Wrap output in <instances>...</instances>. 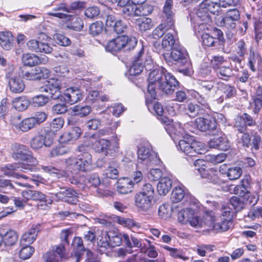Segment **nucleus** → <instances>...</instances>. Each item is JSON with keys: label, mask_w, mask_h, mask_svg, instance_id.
<instances>
[{"label": "nucleus", "mask_w": 262, "mask_h": 262, "mask_svg": "<svg viewBox=\"0 0 262 262\" xmlns=\"http://www.w3.org/2000/svg\"><path fill=\"white\" fill-rule=\"evenodd\" d=\"M47 118V115L45 113L37 112L33 116L23 119L18 124V128L23 132H28L43 122Z\"/></svg>", "instance_id": "nucleus-8"}, {"label": "nucleus", "mask_w": 262, "mask_h": 262, "mask_svg": "<svg viewBox=\"0 0 262 262\" xmlns=\"http://www.w3.org/2000/svg\"><path fill=\"white\" fill-rule=\"evenodd\" d=\"M230 202L231 205L236 212L240 211L244 208L245 205L243 201L236 196H232L230 200Z\"/></svg>", "instance_id": "nucleus-63"}, {"label": "nucleus", "mask_w": 262, "mask_h": 262, "mask_svg": "<svg viewBox=\"0 0 262 262\" xmlns=\"http://www.w3.org/2000/svg\"><path fill=\"white\" fill-rule=\"evenodd\" d=\"M53 135L50 133L38 134L35 135L30 141V145L34 150H37L46 147L51 146L53 143Z\"/></svg>", "instance_id": "nucleus-9"}, {"label": "nucleus", "mask_w": 262, "mask_h": 262, "mask_svg": "<svg viewBox=\"0 0 262 262\" xmlns=\"http://www.w3.org/2000/svg\"><path fill=\"white\" fill-rule=\"evenodd\" d=\"M103 30V24L102 21H97L92 23L89 27L90 34L92 36H97L101 34Z\"/></svg>", "instance_id": "nucleus-48"}, {"label": "nucleus", "mask_w": 262, "mask_h": 262, "mask_svg": "<svg viewBox=\"0 0 262 262\" xmlns=\"http://www.w3.org/2000/svg\"><path fill=\"white\" fill-rule=\"evenodd\" d=\"M194 215V211L191 208H185L179 212L178 219L180 223L185 224L189 223L191 217Z\"/></svg>", "instance_id": "nucleus-36"}, {"label": "nucleus", "mask_w": 262, "mask_h": 262, "mask_svg": "<svg viewBox=\"0 0 262 262\" xmlns=\"http://www.w3.org/2000/svg\"><path fill=\"white\" fill-rule=\"evenodd\" d=\"M48 101V96L43 95H36L32 98V103L35 106H44Z\"/></svg>", "instance_id": "nucleus-59"}, {"label": "nucleus", "mask_w": 262, "mask_h": 262, "mask_svg": "<svg viewBox=\"0 0 262 262\" xmlns=\"http://www.w3.org/2000/svg\"><path fill=\"white\" fill-rule=\"evenodd\" d=\"M92 147L98 152L106 151L110 146V141L104 139H96L95 135H93L89 138Z\"/></svg>", "instance_id": "nucleus-23"}, {"label": "nucleus", "mask_w": 262, "mask_h": 262, "mask_svg": "<svg viewBox=\"0 0 262 262\" xmlns=\"http://www.w3.org/2000/svg\"><path fill=\"white\" fill-rule=\"evenodd\" d=\"M215 72L219 78L225 80H227L232 75V70L229 67H220Z\"/></svg>", "instance_id": "nucleus-45"}, {"label": "nucleus", "mask_w": 262, "mask_h": 262, "mask_svg": "<svg viewBox=\"0 0 262 262\" xmlns=\"http://www.w3.org/2000/svg\"><path fill=\"white\" fill-rule=\"evenodd\" d=\"M80 152H83L78 158L71 157L66 160L68 168L73 173H77L79 171H85L88 170L89 166L92 163V157L88 152H85V146L81 145L78 147Z\"/></svg>", "instance_id": "nucleus-3"}, {"label": "nucleus", "mask_w": 262, "mask_h": 262, "mask_svg": "<svg viewBox=\"0 0 262 262\" xmlns=\"http://www.w3.org/2000/svg\"><path fill=\"white\" fill-rule=\"evenodd\" d=\"M115 165L114 162L109 163V165L104 171V174L106 177L112 179H116L118 178V171L116 167L114 166Z\"/></svg>", "instance_id": "nucleus-51"}, {"label": "nucleus", "mask_w": 262, "mask_h": 262, "mask_svg": "<svg viewBox=\"0 0 262 262\" xmlns=\"http://www.w3.org/2000/svg\"><path fill=\"white\" fill-rule=\"evenodd\" d=\"M133 186L132 182L128 179H124L123 182H118V191L120 193L127 194L132 191Z\"/></svg>", "instance_id": "nucleus-44"}, {"label": "nucleus", "mask_w": 262, "mask_h": 262, "mask_svg": "<svg viewBox=\"0 0 262 262\" xmlns=\"http://www.w3.org/2000/svg\"><path fill=\"white\" fill-rule=\"evenodd\" d=\"M203 45L208 47H215L218 44L216 38L208 33H204L202 36Z\"/></svg>", "instance_id": "nucleus-52"}, {"label": "nucleus", "mask_w": 262, "mask_h": 262, "mask_svg": "<svg viewBox=\"0 0 262 262\" xmlns=\"http://www.w3.org/2000/svg\"><path fill=\"white\" fill-rule=\"evenodd\" d=\"M200 92L208 94L214 87L213 83L209 81H199L198 82Z\"/></svg>", "instance_id": "nucleus-58"}, {"label": "nucleus", "mask_w": 262, "mask_h": 262, "mask_svg": "<svg viewBox=\"0 0 262 262\" xmlns=\"http://www.w3.org/2000/svg\"><path fill=\"white\" fill-rule=\"evenodd\" d=\"M172 187L171 180L167 177L161 179L157 185V191L160 195H165Z\"/></svg>", "instance_id": "nucleus-33"}, {"label": "nucleus", "mask_w": 262, "mask_h": 262, "mask_svg": "<svg viewBox=\"0 0 262 262\" xmlns=\"http://www.w3.org/2000/svg\"><path fill=\"white\" fill-rule=\"evenodd\" d=\"M185 192L184 189L180 186L176 187L171 194V200L173 203H178L184 198Z\"/></svg>", "instance_id": "nucleus-47"}, {"label": "nucleus", "mask_w": 262, "mask_h": 262, "mask_svg": "<svg viewBox=\"0 0 262 262\" xmlns=\"http://www.w3.org/2000/svg\"><path fill=\"white\" fill-rule=\"evenodd\" d=\"M155 98H152L146 97V104L149 111H151V108L155 112V113L159 116H161L162 118V115L164 112V110L161 104L159 102H156L154 104H152V100L155 99Z\"/></svg>", "instance_id": "nucleus-37"}, {"label": "nucleus", "mask_w": 262, "mask_h": 262, "mask_svg": "<svg viewBox=\"0 0 262 262\" xmlns=\"http://www.w3.org/2000/svg\"><path fill=\"white\" fill-rule=\"evenodd\" d=\"M183 108L187 115L193 118L204 114L199 104L192 102L183 105Z\"/></svg>", "instance_id": "nucleus-31"}, {"label": "nucleus", "mask_w": 262, "mask_h": 262, "mask_svg": "<svg viewBox=\"0 0 262 262\" xmlns=\"http://www.w3.org/2000/svg\"><path fill=\"white\" fill-rule=\"evenodd\" d=\"M163 59L168 64L172 63V61H176L180 65L185 66V68L179 70L180 72L185 75H190L191 71L188 54L186 49L181 45H176L171 49L170 55L168 53H163Z\"/></svg>", "instance_id": "nucleus-2"}, {"label": "nucleus", "mask_w": 262, "mask_h": 262, "mask_svg": "<svg viewBox=\"0 0 262 262\" xmlns=\"http://www.w3.org/2000/svg\"><path fill=\"white\" fill-rule=\"evenodd\" d=\"M176 45L179 44L176 42L172 32L167 33L162 39V46L163 48L171 49Z\"/></svg>", "instance_id": "nucleus-43"}, {"label": "nucleus", "mask_w": 262, "mask_h": 262, "mask_svg": "<svg viewBox=\"0 0 262 262\" xmlns=\"http://www.w3.org/2000/svg\"><path fill=\"white\" fill-rule=\"evenodd\" d=\"M71 110L72 112H73V113L77 114L80 117H85L88 115L91 112V107L88 105L84 106L75 105L71 108Z\"/></svg>", "instance_id": "nucleus-49"}, {"label": "nucleus", "mask_w": 262, "mask_h": 262, "mask_svg": "<svg viewBox=\"0 0 262 262\" xmlns=\"http://www.w3.org/2000/svg\"><path fill=\"white\" fill-rule=\"evenodd\" d=\"M240 18V14L237 9L229 10L222 19L221 24L228 30H233Z\"/></svg>", "instance_id": "nucleus-12"}, {"label": "nucleus", "mask_w": 262, "mask_h": 262, "mask_svg": "<svg viewBox=\"0 0 262 262\" xmlns=\"http://www.w3.org/2000/svg\"><path fill=\"white\" fill-rule=\"evenodd\" d=\"M195 124L197 128L202 132L214 130L216 128V123L214 119L197 118L195 120Z\"/></svg>", "instance_id": "nucleus-20"}, {"label": "nucleus", "mask_w": 262, "mask_h": 262, "mask_svg": "<svg viewBox=\"0 0 262 262\" xmlns=\"http://www.w3.org/2000/svg\"><path fill=\"white\" fill-rule=\"evenodd\" d=\"M164 248L169 251L170 255L174 258H182L184 260L188 259V257L183 255L182 250L165 246Z\"/></svg>", "instance_id": "nucleus-61"}, {"label": "nucleus", "mask_w": 262, "mask_h": 262, "mask_svg": "<svg viewBox=\"0 0 262 262\" xmlns=\"http://www.w3.org/2000/svg\"><path fill=\"white\" fill-rule=\"evenodd\" d=\"M17 163L9 164L1 167V170L4 174L8 177H17V174L15 172L17 170Z\"/></svg>", "instance_id": "nucleus-46"}, {"label": "nucleus", "mask_w": 262, "mask_h": 262, "mask_svg": "<svg viewBox=\"0 0 262 262\" xmlns=\"http://www.w3.org/2000/svg\"><path fill=\"white\" fill-rule=\"evenodd\" d=\"M39 231V225H33L26 232L23 234L20 239V243L23 245H29L36 239Z\"/></svg>", "instance_id": "nucleus-26"}, {"label": "nucleus", "mask_w": 262, "mask_h": 262, "mask_svg": "<svg viewBox=\"0 0 262 262\" xmlns=\"http://www.w3.org/2000/svg\"><path fill=\"white\" fill-rule=\"evenodd\" d=\"M50 75V71L45 68L36 67L29 71H23V77L28 80H37L47 78Z\"/></svg>", "instance_id": "nucleus-13"}, {"label": "nucleus", "mask_w": 262, "mask_h": 262, "mask_svg": "<svg viewBox=\"0 0 262 262\" xmlns=\"http://www.w3.org/2000/svg\"><path fill=\"white\" fill-rule=\"evenodd\" d=\"M21 60L25 65L29 67L38 65L39 62V56L32 53L23 54Z\"/></svg>", "instance_id": "nucleus-39"}, {"label": "nucleus", "mask_w": 262, "mask_h": 262, "mask_svg": "<svg viewBox=\"0 0 262 262\" xmlns=\"http://www.w3.org/2000/svg\"><path fill=\"white\" fill-rule=\"evenodd\" d=\"M211 7H214L213 3H209L207 0L203 1L200 5V8L196 11V18L203 23L210 22V16L209 11H211Z\"/></svg>", "instance_id": "nucleus-18"}, {"label": "nucleus", "mask_w": 262, "mask_h": 262, "mask_svg": "<svg viewBox=\"0 0 262 262\" xmlns=\"http://www.w3.org/2000/svg\"><path fill=\"white\" fill-rule=\"evenodd\" d=\"M65 251L63 243L53 247L52 250L47 252L43 258L45 262H59L64 256Z\"/></svg>", "instance_id": "nucleus-16"}, {"label": "nucleus", "mask_w": 262, "mask_h": 262, "mask_svg": "<svg viewBox=\"0 0 262 262\" xmlns=\"http://www.w3.org/2000/svg\"><path fill=\"white\" fill-rule=\"evenodd\" d=\"M242 173V170L239 167H233L228 169L227 173V177L230 180L238 179Z\"/></svg>", "instance_id": "nucleus-57"}, {"label": "nucleus", "mask_w": 262, "mask_h": 262, "mask_svg": "<svg viewBox=\"0 0 262 262\" xmlns=\"http://www.w3.org/2000/svg\"><path fill=\"white\" fill-rule=\"evenodd\" d=\"M158 213L161 218L166 219L171 215V207L168 204H163L159 207Z\"/></svg>", "instance_id": "nucleus-54"}, {"label": "nucleus", "mask_w": 262, "mask_h": 262, "mask_svg": "<svg viewBox=\"0 0 262 262\" xmlns=\"http://www.w3.org/2000/svg\"><path fill=\"white\" fill-rule=\"evenodd\" d=\"M8 88L13 93L17 94L23 92L25 88V85L21 78L18 76H14L9 78Z\"/></svg>", "instance_id": "nucleus-27"}, {"label": "nucleus", "mask_w": 262, "mask_h": 262, "mask_svg": "<svg viewBox=\"0 0 262 262\" xmlns=\"http://www.w3.org/2000/svg\"><path fill=\"white\" fill-rule=\"evenodd\" d=\"M138 158L139 162H145L147 165L157 164L160 161L157 154L149 148L142 146L138 151Z\"/></svg>", "instance_id": "nucleus-10"}, {"label": "nucleus", "mask_w": 262, "mask_h": 262, "mask_svg": "<svg viewBox=\"0 0 262 262\" xmlns=\"http://www.w3.org/2000/svg\"><path fill=\"white\" fill-rule=\"evenodd\" d=\"M173 26H168L166 21L162 20V23L159 25L153 31L152 35L155 39L161 37L164 33L172 29Z\"/></svg>", "instance_id": "nucleus-42"}, {"label": "nucleus", "mask_w": 262, "mask_h": 262, "mask_svg": "<svg viewBox=\"0 0 262 262\" xmlns=\"http://www.w3.org/2000/svg\"><path fill=\"white\" fill-rule=\"evenodd\" d=\"M19 252V257L21 259H27L29 258L34 252V248L29 245H25Z\"/></svg>", "instance_id": "nucleus-60"}, {"label": "nucleus", "mask_w": 262, "mask_h": 262, "mask_svg": "<svg viewBox=\"0 0 262 262\" xmlns=\"http://www.w3.org/2000/svg\"><path fill=\"white\" fill-rule=\"evenodd\" d=\"M60 86L57 81L52 80L48 81V84L39 88V91L42 93H47L48 98L50 97L53 100H57L62 97L60 91Z\"/></svg>", "instance_id": "nucleus-15"}, {"label": "nucleus", "mask_w": 262, "mask_h": 262, "mask_svg": "<svg viewBox=\"0 0 262 262\" xmlns=\"http://www.w3.org/2000/svg\"><path fill=\"white\" fill-rule=\"evenodd\" d=\"M41 168L42 170H43L47 172L55 173L57 174V176L58 178L69 177V175L67 172L62 170L58 169L51 165H41Z\"/></svg>", "instance_id": "nucleus-50"}, {"label": "nucleus", "mask_w": 262, "mask_h": 262, "mask_svg": "<svg viewBox=\"0 0 262 262\" xmlns=\"http://www.w3.org/2000/svg\"><path fill=\"white\" fill-rule=\"evenodd\" d=\"M234 125V127L241 133H245L247 130V127L241 116L236 117Z\"/></svg>", "instance_id": "nucleus-62"}, {"label": "nucleus", "mask_w": 262, "mask_h": 262, "mask_svg": "<svg viewBox=\"0 0 262 262\" xmlns=\"http://www.w3.org/2000/svg\"><path fill=\"white\" fill-rule=\"evenodd\" d=\"M4 244L8 246L14 245L18 240V235L13 230H9L3 235Z\"/></svg>", "instance_id": "nucleus-40"}, {"label": "nucleus", "mask_w": 262, "mask_h": 262, "mask_svg": "<svg viewBox=\"0 0 262 262\" xmlns=\"http://www.w3.org/2000/svg\"><path fill=\"white\" fill-rule=\"evenodd\" d=\"M51 38L46 33L40 32L38 34V40L31 39L27 43V46L30 51L35 52H39L45 54H50L52 52V48L47 41H49Z\"/></svg>", "instance_id": "nucleus-5"}, {"label": "nucleus", "mask_w": 262, "mask_h": 262, "mask_svg": "<svg viewBox=\"0 0 262 262\" xmlns=\"http://www.w3.org/2000/svg\"><path fill=\"white\" fill-rule=\"evenodd\" d=\"M30 104V101L26 96L17 97L12 100L13 107L18 111L26 110Z\"/></svg>", "instance_id": "nucleus-34"}, {"label": "nucleus", "mask_w": 262, "mask_h": 262, "mask_svg": "<svg viewBox=\"0 0 262 262\" xmlns=\"http://www.w3.org/2000/svg\"><path fill=\"white\" fill-rule=\"evenodd\" d=\"M147 91L152 98L156 97L157 86L163 94L170 95L179 86L176 78L162 67L154 69L149 73Z\"/></svg>", "instance_id": "nucleus-1"}, {"label": "nucleus", "mask_w": 262, "mask_h": 262, "mask_svg": "<svg viewBox=\"0 0 262 262\" xmlns=\"http://www.w3.org/2000/svg\"><path fill=\"white\" fill-rule=\"evenodd\" d=\"M172 7L173 1L166 0L163 7L162 20L166 21L168 26H173L174 24V13L172 11Z\"/></svg>", "instance_id": "nucleus-24"}, {"label": "nucleus", "mask_w": 262, "mask_h": 262, "mask_svg": "<svg viewBox=\"0 0 262 262\" xmlns=\"http://www.w3.org/2000/svg\"><path fill=\"white\" fill-rule=\"evenodd\" d=\"M144 66L142 62L134 61L129 70V75L137 76L140 74L143 69Z\"/></svg>", "instance_id": "nucleus-56"}, {"label": "nucleus", "mask_w": 262, "mask_h": 262, "mask_svg": "<svg viewBox=\"0 0 262 262\" xmlns=\"http://www.w3.org/2000/svg\"><path fill=\"white\" fill-rule=\"evenodd\" d=\"M198 170L200 172L202 177L206 179L209 182L214 184H220L221 183L222 180L219 177L220 174L217 171L212 169L206 170L203 168H198Z\"/></svg>", "instance_id": "nucleus-29"}, {"label": "nucleus", "mask_w": 262, "mask_h": 262, "mask_svg": "<svg viewBox=\"0 0 262 262\" xmlns=\"http://www.w3.org/2000/svg\"><path fill=\"white\" fill-rule=\"evenodd\" d=\"M250 107L255 114L258 113L262 108V86L257 89L252 101L250 102Z\"/></svg>", "instance_id": "nucleus-30"}, {"label": "nucleus", "mask_w": 262, "mask_h": 262, "mask_svg": "<svg viewBox=\"0 0 262 262\" xmlns=\"http://www.w3.org/2000/svg\"><path fill=\"white\" fill-rule=\"evenodd\" d=\"M212 222V212L207 211L203 217L193 215L189 221V224L192 227L195 228H205L207 230H210Z\"/></svg>", "instance_id": "nucleus-11"}, {"label": "nucleus", "mask_w": 262, "mask_h": 262, "mask_svg": "<svg viewBox=\"0 0 262 262\" xmlns=\"http://www.w3.org/2000/svg\"><path fill=\"white\" fill-rule=\"evenodd\" d=\"M102 234L106 237L108 236L111 247L119 246L122 243V236L120 233L115 232L113 231H109L108 232H102Z\"/></svg>", "instance_id": "nucleus-32"}, {"label": "nucleus", "mask_w": 262, "mask_h": 262, "mask_svg": "<svg viewBox=\"0 0 262 262\" xmlns=\"http://www.w3.org/2000/svg\"><path fill=\"white\" fill-rule=\"evenodd\" d=\"M100 13L99 9L96 6L90 7L86 8L84 11L85 16L91 19L95 18Z\"/></svg>", "instance_id": "nucleus-64"}, {"label": "nucleus", "mask_w": 262, "mask_h": 262, "mask_svg": "<svg viewBox=\"0 0 262 262\" xmlns=\"http://www.w3.org/2000/svg\"><path fill=\"white\" fill-rule=\"evenodd\" d=\"M55 196L58 200L71 204H76L78 201L76 192L70 188L59 187V190L55 194Z\"/></svg>", "instance_id": "nucleus-14"}, {"label": "nucleus", "mask_w": 262, "mask_h": 262, "mask_svg": "<svg viewBox=\"0 0 262 262\" xmlns=\"http://www.w3.org/2000/svg\"><path fill=\"white\" fill-rule=\"evenodd\" d=\"M212 224L210 226V230L216 232H222L227 231L232 226V221L220 218L216 221L214 213L212 212Z\"/></svg>", "instance_id": "nucleus-19"}, {"label": "nucleus", "mask_w": 262, "mask_h": 262, "mask_svg": "<svg viewBox=\"0 0 262 262\" xmlns=\"http://www.w3.org/2000/svg\"><path fill=\"white\" fill-rule=\"evenodd\" d=\"M136 24L141 32H145L149 30L152 26L151 19L145 17L138 18L136 20Z\"/></svg>", "instance_id": "nucleus-41"}, {"label": "nucleus", "mask_w": 262, "mask_h": 262, "mask_svg": "<svg viewBox=\"0 0 262 262\" xmlns=\"http://www.w3.org/2000/svg\"><path fill=\"white\" fill-rule=\"evenodd\" d=\"M249 183L246 180H243L241 184L236 185L234 189V193L241 197L244 196L247 192V187Z\"/></svg>", "instance_id": "nucleus-53"}, {"label": "nucleus", "mask_w": 262, "mask_h": 262, "mask_svg": "<svg viewBox=\"0 0 262 262\" xmlns=\"http://www.w3.org/2000/svg\"><path fill=\"white\" fill-rule=\"evenodd\" d=\"M13 41L14 37L10 32H0V46L4 50H11L13 48Z\"/></svg>", "instance_id": "nucleus-28"}, {"label": "nucleus", "mask_w": 262, "mask_h": 262, "mask_svg": "<svg viewBox=\"0 0 262 262\" xmlns=\"http://www.w3.org/2000/svg\"><path fill=\"white\" fill-rule=\"evenodd\" d=\"M137 40L135 37L127 36H119L110 40L106 45L107 51L116 54L121 50L130 51L137 45Z\"/></svg>", "instance_id": "nucleus-4"}, {"label": "nucleus", "mask_w": 262, "mask_h": 262, "mask_svg": "<svg viewBox=\"0 0 262 262\" xmlns=\"http://www.w3.org/2000/svg\"><path fill=\"white\" fill-rule=\"evenodd\" d=\"M72 245L74 248V254L71 257L72 262H79L82 257L83 252H86L88 249H85L83 246V241L79 237H75L72 243Z\"/></svg>", "instance_id": "nucleus-21"}, {"label": "nucleus", "mask_w": 262, "mask_h": 262, "mask_svg": "<svg viewBox=\"0 0 262 262\" xmlns=\"http://www.w3.org/2000/svg\"><path fill=\"white\" fill-rule=\"evenodd\" d=\"M250 146L252 150L255 151H257L262 147V139L257 133L252 136Z\"/></svg>", "instance_id": "nucleus-55"}, {"label": "nucleus", "mask_w": 262, "mask_h": 262, "mask_svg": "<svg viewBox=\"0 0 262 262\" xmlns=\"http://www.w3.org/2000/svg\"><path fill=\"white\" fill-rule=\"evenodd\" d=\"M68 20L70 21V23L67 24V28L78 32L83 29L84 24L83 20L80 18L71 15V17H69Z\"/></svg>", "instance_id": "nucleus-35"}, {"label": "nucleus", "mask_w": 262, "mask_h": 262, "mask_svg": "<svg viewBox=\"0 0 262 262\" xmlns=\"http://www.w3.org/2000/svg\"><path fill=\"white\" fill-rule=\"evenodd\" d=\"M178 148L186 155L190 157H195L202 154L204 151V144L193 140L191 138L181 140L179 142Z\"/></svg>", "instance_id": "nucleus-7"}, {"label": "nucleus", "mask_w": 262, "mask_h": 262, "mask_svg": "<svg viewBox=\"0 0 262 262\" xmlns=\"http://www.w3.org/2000/svg\"><path fill=\"white\" fill-rule=\"evenodd\" d=\"M138 6L129 3L122 8V12L124 17H133L138 16Z\"/></svg>", "instance_id": "nucleus-38"}, {"label": "nucleus", "mask_w": 262, "mask_h": 262, "mask_svg": "<svg viewBox=\"0 0 262 262\" xmlns=\"http://www.w3.org/2000/svg\"><path fill=\"white\" fill-rule=\"evenodd\" d=\"M153 198L137 193L135 196L136 206L143 211L149 210L152 206Z\"/></svg>", "instance_id": "nucleus-22"}, {"label": "nucleus", "mask_w": 262, "mask_h": 262, "mask_svg": "<svg viewBox=\"0 0 262 262\" xmlns=\"http://www.w3.org/2000/svg\"><path fill=\"white\" fill-rule=\"evenodd\" d=\"M83 92L77 87H70L64 92V99L69 104H74L82 100Z\"/></svg>", "instance_id": "nucleus-17"}, {"label": "nucleus", "mask_w": 262, "mask_h": 262, "mask_svg": "<svg viewBox=\"0 0 262 262\" xmlns=\"http://www.w3.org/2000/svg\"><path fill=\"white\" fill-rule=\"evenodd\" d=\"M12 157L16 160L26 161L28 163H37L32 151L25 145L15 143L11 146Z\"/></svg>", "instance_id": "nucleus-6"}, {"label": "nucleus", "mask_w": 262, "mask_h": 262, "mask_svg": "<svg viewBox=\"0 0 262 262\" xmlns=\"http://www.w3.org/2000/svg\"><path fill=\"white\" fill-rule=\"evenodd\" d=\"M210 148H214L222 150H228L230 149L231 145L229 140L223 137H215L211 139L209 143Z\"/></svg>", "instance_id": "nucleus-25"}]
</instances>
